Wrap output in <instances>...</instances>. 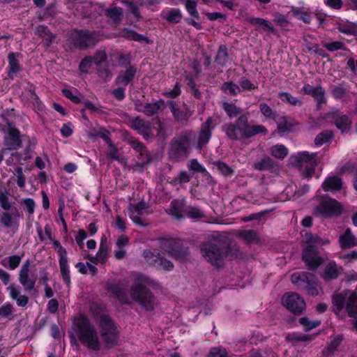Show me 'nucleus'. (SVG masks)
Masks as SVG:
<instances>
[{
    "mask_svg": "<svg viewBox=\"0 0 357 357\" xmlns=\"http://www.w3.org/2000/svg\"><path fill=\"white\" fill-rule=\"evenodd\" d=\"M222 128L229 139L236 141L249 139L259 134L266 135L268 132L262 125H250L245 114L239 116L234 123L223 125Z\"/></svg>",
    "mask_w": 357,
    "mask_h": 357,
    "instance_id": "1",
    "label": "nucleus"
},
{
    "mask_svg": "<svg viewBox=\"0 0 357 357\" xmlns=\"http://www.w3.org/2000/svg\"><path fill=\"white\" fill-rule=\"evenodd\" d=\"M331 309L341 319L347 315L357 318V293L350 290L335 292L331 296Z\"/></svg>",
    "mask_w": 357,
    "mask_h": 357,
    "instance_id": "2",
    "label": "nucleus"
},
{
    "mask_svg": "<svg viewBox=\"0 0 357 357\" xmlns=\"http://www.w3.org/2000/svg\"><path fill=\"white\" fill-rule=\"evenodd\" d=\"M75 331L81 343L94 351L100 349V342L93 326L84 317H79L74 322Z\"/></svg>",
    "mask_w": 357,
    "mask_h": 357,
    "instance_id": "3",
    "label": "nucleus"
},
{
    "mask_svg": "<svg viewBox=\"0 0 357 357\" xmlns=\"http://www.w3.org/2000/svg\"><path fill=\"white\" fill-rule=\"evenodd\" d=\"M218 234L200 245L202 254L204 259L215 267H220L224 264L225 245L218 239Z\"/></svg>",
    "mask_w": 357,
    "mask_h": 357,
    "instance_id": "4",
    "label": "nucleus"
},
{
    "mask_svg": "<svg viewBox=\"0 0 357 357\" xmlns=\"http://www.w3.org/2000/svg\"><path fill=\"white\" fill-rule=\"evenodd\" d=\"M294 166L300 168L303 177L310 178L314 173L315 167L319 163V158L317 153L310 154L307 151L297 153L291 158Z\"/></svg>",
    "mask_w": 357,
    "mask_h": 357,
    "instance_id": "5",
    "label": "nucleus"
},
{
    "mask_svg": "<svg viewBox=\"0 0 357 357\" xmlns=\"http://www.w3.org/2000/svg\"><path fill=\"white\" fill-rule=\"evenodd\" d=\"M159 246L165 253L177 260H185L189 255L188 248L178 238H160Z\"/></svg>",
    "mask_w": 357,
    "mask_h": 357,
    "instance_id": "6",
    "label": "nucleus"
},
{
    "mask_svg": "<svg viewBox=\"0 0 357 357\" xmlns=\"http://www.w3.org/2000/svg\"><path fill=\"white\" fill-rule=\"evenodd\" d=\"M342 211V207L337 200L324 197L314 206L312 213L315 216L327 218L340 215Z\"/></svg>",
    "mask_w": 357,
    "mask_h": 357,
    "instance_id": "7",
    "label": "nucleus"
},
{
    "mask_svg": "<svg viewBox=\"0 0 357 357\" xmlns=\"http://www.w3.org/2000/svg\"><path fill=\"white\" fill-rule=\"evenodd\" d=\"M68 42L71 50H86L96 43L93 32L88 30L77 29L73 30L70 32Z\"/></svg>",
    "mask_w": 357,
    "mask_h": 357,
    "instance_id": "8",
    "label": "nucleus"
},
{
    "mask_svg": "<svg viewBox=\"0 0 357 357\" xmlns=\"http://www.w3.org/2000/svg\"><path fill=\"white\" fill-rule=\"evenodd\" d=\"M130 296L146 310H153L154 297L151 291L146 287L139 284L132 286Z\"/></svg>",
    "mask_w": 357,
    "mask_h": 357,
    "instance_id": "9",
    "label": "nucleus"
},
{
    "mask_svg": "<svg viewBox=\"0 0 357 357\" xmlns=\"http://www.w3.org/2000/svg\"><path fill=\"white\" fill-rule=\"evenodd\" d=\"M190 139L186 134L181 135L174 138L169 151L170 158L174 160H178L187 158L190 153Z\"/></svg>",
    "mask_w": 357,
    "mask_h": 357,
    "instance_id": "10",
    "label": "nucleus"
},
{
    "mask_svg": "<svg viewBox=\"0 0 357 357\" xmlns=\"http://www.w3.org/2000/svg\"><path fill=\"white\" fill-rule=\"evenodd\" d=\"M100 335L107 347H112L116 344L118 333L112 320L106 315L100 317Z\"/></svg>",
    "mask_w": 357,
    "mask_h": 357,
    "instance_id": "11",
    "label": "nucleus"
},
{
    "mask_svg": "<svg viewBox=\"0 0 357 357\" xmlns=\"http://www.w3.org/2000/svg\"><path fill=\"white\" fill-rule=\"evenodd\" d=\"M324 119L328 122L333 123L342 133H347L351 129L352 123L351 115L343 114L339 109L326 113Z\"/></svg>",
    "mask_w": 357,
    "mask_h": 357,
    "instance_id": "12",
    "label": "nucleus"
},
{
    "mask_svg": "<svg viewBox=\"0 0 357 357\" xmlns=\"http://www.w3.org/2000/svg\"><path fill=\"white\" fill-rule=\"evenodd\" d=\"M142 255L147 264L158 269L170 271L174 268L173 263L162 256L158 252L145 250Z\"/></svg>",
    "mask_w": 357,
    "mask_h": 357,
    "instance_id": "13",
    "label": "nucleus"
},
{
    "mask_svg": "<svg viewBox=\"0 0 357 357\" xmlns=\"http://www.w3.org/2000/svg\"><path fill=\"white\" fill-rule=\"evenodd\" d=\"M215 126V119L211 116L208 117L206 121L202 124L197 135L195 137L197 149L202 150L208 144Z\"/></svg>",
    "mask_w": 357,
    "mask_h": 357,
    "instance_id": "14",
    "label": "nucleus"
},
{
    "mask_svg": "<svg viewBox=\"0 0 357 357\" xmlns=\"http://www.w3.org/2000/svg\"><path fill=\"white\" fill-rule=\"evenodd\" d=\"M53 243V248L59 255V263L61 274L64 282L69 286L70 284V271L68 265L67 251L60 242L57 240H51Z\"/></svg>",
    "mask_w": 357,
    "mask_h": 357,
    "instance_id": "15",
    "label": "nucleus"
},
{
    "mask_svg": "<svg viewBox=\"0 0 357 357\" xmlns=\"http://www.w3.org/2000/svg\"><path fill=\"white\" fill-rule=\"evenodd\" d=\"M283 305L295 314H301L305 309V302L299 294L296 293H287L282 298Z\"/></svg>",
    "mask_w": 357,
    "mask_h": 357,
    "instance_id": "16",
    "label": "nucleus"
},
{
    "mask_svg": "<svg viewBox=\"0 0 357 357\" xmlns=\"http://www.w3.org/2000/svg\"><path fill=\"white\" fill-rule=\"evenodd\" d=\"M30 261L26 260L22 266L19 272V281L25 291H30L34 289L37 277L30 274Z\"/></svg>",
    "mask_w": 357,
    "mask_h": 357,
    "instance_id": "17",
    "label": "nucleus"
},
{
    "mask_svg": "<svg viewBox=\"0 0 357 357\" xmlns=\"http://www.w3.org/2000/svg\"><path fill=\"white\" fill-rule=\"evenodd\" d=\"M302 259L310 270H316L324 261L312 245H308L303 250Z\"/></svg>",
    "mask_w": 357,
    "mask_h": 357,
    "instance_id": "18",
    "label": "nucleus"
},
{
    "mask_svg": "<svg viewBox=\"0 0 357 357\" xmlns=\"http://www.w3.org/2000/svg\"><path fill=\"white\" fill-rule=\"evenodd\" d=\"M23 214L20 213L17 208H14L13 213H9L8 211L0 213V222L5 228H12L17 230L20 226V220Z\"/></svg>",
    "mask_w": 357,
    "mask_h": 357,
    "instance_id": "19",
    "label": "nucleus"
},
{
    "mask_svg": "<svg viewBox=\"0 0 357 357\" xmlns=\"http://www.w3.org/2000/svg\"><path fill=\"white\" fill-rule=\"evenodd\" d=\"M127 287L128 282L126 280L119 281L117 282L108 281L106 283L107 290L114 294L121 303H129L126 296Z\"/></svg>",
    "mask_w": 357,
    "mask_h": 357,
    "instance_id": "20",
    "label": "nucleus"
},
{
    "mask_svg": "<svg viewBox=\"0 0 357 357\" xmlns=\"http://www.w3.org/2000/svg\"><path fill=\"white\" fill-rule=\"evenodd\" d=\"M163 100H155L151 102H139L135 104V109L137 112H142L146 116H151L158 114L162 107H164Z\"/></svg>",
    "mask_w": 357,
    "mask_h": 357,
    "instance_id": "21",
    "label": "nucleus"
},
{
    "mask_svg": "<svg viewBox=\"0 0 357 357\" xmlns=\"http://www.w3.org/2000/svg\"><path fill=\"white\" fill-rule=\"evenodd\" d=\"M148 205L144 201L139 202L137 204L130 203L129 204L128 211L130 213V217L135 224L141 225L142 227H145L147 225V224H143L142 218L139 217V215H142L145 214Z\"/></svg>",
    "mask_w": 357,
    "mask_h": 357,
    "instance_id": "22",
    "label": "nucleus"
},
{
    "mask_svg": "<svg viewBox=\"0 0 357 357\" xmlns=\"http://www.w3.org/2000/svg\"><path fill=\"white\" fill-rule=\"evenodd\" d=\"M1 132L7 134L8 138L5 139V146L9 150H17L22 147V139L20 138V132L16 128L7 130L1 128Z\"/></svg>",
    "mask_w": 357,
    "mask_h": 357,
    "instance_id": "23",
    "label": "nucleus"
},
{
    "mask_svg": "<svg viewBox=\"0 0 357 357\" xmlns=\"http://www.w3.org/2000/svg\"><path fill=\"white\" fill-rule=\"evenodd\" d=\"M167 104L173 117L178 122L186 123L192 114V112L188 107H185V108L182 109L173 100L168 101Z\"/></svg>",
    "mask_w": 357,
    "mask_h": 357,
    "instance_id": "24",
    "label": "nucleus"
},
{
    "mask_svg": "<svg viewBox=\"0 0 357 357\" xmlns=\"http://www.w3.org/2000/svg\"><path fill=\"white\" fill-rule=\"evenodd\" d=\"M302 92L304 94L310 95L313 97L317 100L318 106H320L326 102V99L325 98V90L321 85L312 86L309 84H305L302 89Z\"/></svg>",
    "mask_w": 357,
    "mask_h": 357,
    "instance_id": "25",
    "label": "nucleus"
},
{
    "mask_svg": "<svg viewBox=\"0 0 357 357\" xmlns=\"http://www.w3.org/2000/svg\"><path fill=\"white\" fill-rule=\"evenodd\" d=\"M130 124L132 129L137 130L139 134L143 135L144 138H147L150 136L149 131L151 128V123L149 121L137 116L130 119Z\"/></svg>",
    "mask_w": 357,
    "mask_h": 357,
    "instance_id": "26",
    "label": "nucleus"
},
{
    "mask_svg": "<svg viewBox=\"0 0 357 357\" xmlns=\"http://www.w3.org/2000/svg\"><path fill=\"white\" fill-rule=\"evenodd\" d=\"M137 73V68L134 66H129L126 70L119 72L118 76L115 79L116 85L123 86L126 87L130 82H131Z\"/></svg>",
    "mask_w": 357,
    "mask_h": 357,
    "instance_id": "27",
    "label": "nucleus"
},
{
    "mask_svg": "<svg viewBox=\"0 0 357 357\" xmlns=\"http://www.w3.org/2000/svg\"><path fill=\"white\" fill-rule=\"evenodd\" d=\"M339 244L342 249H349L357 246V238L354 235L350 228L339 237Z\"/></svg>",
    "mask_w": 357,
    "mask_h": 357,
    "instance_id": "28",
    "label": "nucleus"
},
{
    "mask_svg": "<svg viewBox=\"0 0 357 357\" xmlns=\"http://www.w3.org/2000/svg\"><path fill=\"white\" fill-rule=\"evenodd\" d=\"M187 206L184 199H174L170 204V214L178 220L185 217Z\"/></svg>",
    "mask_w": 357,
    "mask_h": 357,
    "instance_id": "29",
    "label": "nucleus"
},
{
    "mask_svg": "<svg viewBox=\"0 0 357 357\" xmlns=\"http://www.w3.org/2000/svg\"><path fill=\"white\" fill-rule=\"evenodd\" d=\"M321 187L325 192H336L342 189V181L337 176H328L323 182Z\"/></svg>",
    "mask_w": 357,
    "mask_h": 357,
    "instance_id": "30",
    "label": "nucleus"
},
{
    "mask_svg": "<svg viewBox=\"0 0 357 357\" xmlns=\"http://www.w3.org/2000/svg\"><path fill=\"white\" fill-rule=\"evenodd\" d=\"M252 167L258 171L274 172L276 169V162L270 157L265 155L260 160L255 162Z\"/></svg>",
    "mask_w": 357,
    "mask_h": 357,
    "instance_id": "31",
    "label": "nucleus"
},
{
    "mask_svg": "<svg viewBox=\"0 0 357 357\" xmlns=\"http://www.w3.org/2000/svg\"><path fill=\"white\" fill-rule=\"evenodd\" d=\"M341 271L342 268L338 267L335 262H329L326 265L321 276L324 280L327 281L335 280L341 273Z\"/></svg>",
    "mask_w": 357,
    "mask_h": 357,
    "instance_id": "32",
    "label": "nucleus"
},
{
    "mask_svg": "<svg viewBox=\"0 0 357 357\" xmlns=\"http://www.w3.org/2000/svg\"><path fill=\"white\" fill-rule=\"evenodd\" d=\"M7 290L9 291L10 297L16 301L19 307H25L27 305L29 298L26 295H22L19 288L14 284H10L7 287Z\"/></svg>",
    "mask_w": 357,
    "mask_h": 357,
    "instance_id": "33",
    "label": "nucleus"
},
{
    "mask_svg": "<svg viewBox=\"0 0 357 357\" xmlns=\"http://www.w3.org/2000/svg\"><path fill=\"white\" fill-rule=\"evenodd\" d=\"M300 289L304 290L307 294L316 296L319 294V291L317 288V284L314 280V275L311 273V277L307 278L305 282H302L300 285Z\"/></svg>",
    "mask_w": 357,
    "mask_h": 357,
    "instance_id": "34",
    "label": "nucleus"
},
{
    "mask_svg": "<svg viewBox=\"0 0 357 357\" xmlns=\"http://www.w3.org/2000/svg\"><path fill=\"white\" fill-rule=\"evenodd\" d=\"M16 54L10 52L8 55V77L13 79L15 75L21 70L19 61L16 59Z\"/></svg>",
    "mask_w": 357,
    "mask_h": 357,
    "instance_id": "35",
    "label": "nucleus"
},
{
    "mask_svg": "<svg viewBox=\"0 0 357 357\" xmlns=\"http://www.w3.org/2000/svg\"><path fill=\"white\" fill-rule=\"evenodd\" d=\"M161 17L170 23L177 24L182 18V14L178 8H174L169 10H163L161 13Z\"/></svg>",
    "mask_w": 357,
    "mask_h": 357,
    "instance_id": "36",
    "label": "nucleus"
},
{
    "mask_svg": "<svg viewBox=\"0 0 357 357\" xmlns=\"http://www.w3.org/2000/svg\"><path fill=\"white\" fill-rule=\"evenodd\" d=\"M298 125L296 121L289 116L280 117L278 122V130L280 132L290 131Z\"/></svg>",
    "mask_w": 357,
    "mask_h": 357,
    "instance_id": "37",
    "label": "nucleus"
},
{
    "mask_svg": "<svg viewBox=\"0 0 357 357\" xmlns=\"http://www.w3.org/2000/svg\"><path fill=\"white\" fill-rule=\"evenodd\" d=\"M109 246L107 244V238L102 236L100 240V247L98 252L95 256L98 261L103 264L106 261L108 255Z\"/></svg>",
    "mask_w": 357,
    "mask_h": 357,
    "instance_id": "38",
    "label": "nucleus"
},
{
    "mask_svg": "<svg viewBox=\"0 0 357 357\" xmlns=\"http://www.w3.org/2000/svg\"><path fill=\"white\" fill-rule=\"evenodd\" d=\"M107 155L109 158L119 162L121 165L126 164V158L119 152L113 142L107 145Z\"/></svg>",
    "mask_w": 357,
    "mask_h": 357,
    "instance_id": "39",
    "label": "nucleus"
},
{
    "mask_svg": "<svg viewBox=\"0 0 357 357\" xmlns=\"http://www.w3.org/2000/svg\"><path fill=\"white\" fill-rule=\"evenodd\" d=\"M123 11L121 7L112 6L105 10V15L114 23H119L121 21Z\"/></svg>",
    "mask_w": 357,
    "mask_h": 357,
    "instance_id": "40",
    "label": "nucleus"
},
{
    "mask_svg": "<svg viewBox=\"0 0 357 357\" xmlns=\"http://www.w3.org/2000/svg\"><path fill=\"white\" fill-rule=\"evenodd\" d=\"M222 107L229 119H234L242 112V109L231 102H223Z\"/></svg>",
    "mask_w": 357,
    "mask_h": 357,
    "instance_id": "41",
    "label": "nucleus"
},
{
    "mask_svg": "<svg viewBox=\"0 0 357 357\" xmlns=\"http://www.w3.org/2000/svg\"><path fill=\"white\" fill-rule=\"evenodd\" d=\"M22 257L19 255H12L1 260L0 264L10 270L16 269L21 263Z\"/></svg>",
    "mask_w": 357,
    "mask_h": 357,
    "instance_id": "42",
    "label": "nucleus"
},
{
    "mask_svg": "<svg viewBox=\"0 0 357 357\" xmlns=\"http://www.w3.org/2000/svg\"><path fill=\"white\" fill-rule=\"evenodd\" d=\"M121 36H123L127 39L132 40L134 41H137V42L145 41L146 43L149 42V38L147 37H146L142 34H139L133 30H130L128 29H123L121 32Z\"/></svg>",
    "mask_w": 357,
    "mask_h": 357,
    "instance_id": "43",
    "label": "nucleus"
},
{
    "mask_svg": "<svg viewBox=\"0 0 357 357\" xmlns=\"http://www.w3.org/2000/svg\"><path fill=\"white\" fill-rule=\"evenodd\" d=\"M121 36H123L127 39L132 40L134 41H137V42L145 41L146 43L149 42V38L147 37H146L142 34H139L133 30H130L128 29H123L121 32Z\"/></svg>",
    "mask_w": 357,
    "mask_h": 357,
    "instance_id": "44",
    "label": "nucleus"
},
{
    "mask_svg": "<svg viewBox=\"0 0 357 357\" xmlns=\"http://www.w3.org/2000/svg\"><path fill=\"white\" fill-rule=\"evenodd\" d=\"M121 36H123L127 39L132 40L134 41H137V42L145 41L146 43L149 42V38L147 37H146L142 34H139L133 30H130L128 29H123L121 32Z\"/></svg>",
    "mask_w": 357,
    "mask_h": 357,
    "instance_id": "45",
    "label": "nucleus"
},
{
    "mask_svg": "<svg viewBox=\"0 0 357 357\" xmlns=\"http://www.w3.org/2000/svg\"><path fill=\"white\" fill-rule=\"evenodd\" d=\"M246 21L252 26L266 28L267 30L274 32L275 29L271 22L265 19L259 17H248Z\"/></svg>",
    "mask_w": 357,
    "mask_h": 357,
    "instance_id": "46",
    "label": "nucleus"
},
{
    "mask_svg": "<svg viewBox=\"0 0 357 357\" xmlns=\"http://www.w3.org/2000/svg\"><path fill=\"white\" fill-rule=\"evenodd\" d=\"M238 236L248 243H257L259 240L257 233L252 229L239 231L238 232Z\"/></svg>",
    "mask_w": 357,
    "mask_h": 357,
    "instance_id": "47",
    "label": "nucleus"
},
{
    "mask_svg": "<svg viewBox=\"0 0 357 357\" xmlns=\"http://www.w3.org/2000/svg\"><path fill=\"white\" fill-rule=\"evenodd\" d=\"M225 258H228L229 259H234L241 256L238 246L234 242H230L226 248L225 247Z\"/></svg>",
    "mask_w": 357,
    "mask_h": 357,
    "instance_id": "48",
    "label": "nucleus"
},
{
    "mask_svg": "<svg viewBox=\"0 0 357 357\" xmlns=\"http://www.w3.org/2000/svg\"><path fill=\"white\" fill-rule=\"evenodd\" d=\"M305 241L306 243H308L310 245H312L314 247L315 245H324L329 243L328 240L321 238L318 235L312 233H306L305 234Z\"/></svg>",
    "mask_w": 357,
    "mask_h": 357,
    "instance_id": "49",
    "label": "nucleus"
},
{
    "mask_svg": "<svg viewBox=\"0 0 357 357\" xmlns=\"http://www.w3.org/2000/svg\"><path fill=\"white\" fill-rule=\"evenodd\" d=\"M229 59L227 49L225 45L220 46L217 54L215 57V61L221 66H225Z\"/></svg>",
    "mask_w": 357,
    "mask_h": 357,
    "instance_id": "50",
    "label": "nucleus"
},
{
    "mask_svg": "<svg viewBox=\"0 0 357 357\" xmlns=\"http://www.w3.org/2000/svg\"><path fill=\"white\" fill-rule=\"evenodd\" d=\"M220 89L225 94L230 96H236L241 91V88L238 85L232 82H224Z\"/></svg>",
    "mask_w": 357,
    "mask_h": 357,
    "instance_id": "51",
    "label": "nucleus"
},
{
    "mask_svg": "<svg viewBox=\"0 0 357 357\" xmlns=\"http://www.w3.org/2000/svg\"><path fill=\"white\" fill-rule=\"evenodd\" d=\"M0 207L4 211H9L11 208L9 192L5 188L1 187H0Z\"/></svg>",
    "mask_w": 357,
    "mask_h": 357,
    "instance_id": "52",
    "label": "nucleus"
},
{
    "mask_svg": "<svg viewBox=\"0 0 357 357\" xmlns=\"http://www.w3.org/2000/svg\"><path fill=\"white\" fill-rule=\"evenodd\" d=\"M278 97L282 101L292 106H301L303 105V102L301 100L293 96L288 92H281L278 94Z\"/></svg>",
    "mask_w": 357,
    "mask_h": 357,
    "instance_id": "53",
    "label": "nucleus"
},
{
    "mask_svg": "<svg viewBox=\"0 0 357 357\" xmlns=\"http://www.w3.org/2000/svg\"><path fill=\"white\" fill-rule=\"evenodd\" d=\"M137 153V158L139 160V163L137 165V167L142 168L151 162L152 157L146 148L144 149L142 151H138Z\"/></svg>",
    "mask_w": 357,
    "mask_h": 357,
    "instance_id": "54",
    "label": "nucleus"
},
{
    "mask_svg": "<svg viewBox=\"0 0 357 357\" xmlns=\"http://www.w3.org/2000/svg\"><path fill=\"white\" fill-rule=\"evenodd\" d=\"M270 151L273 157L279 159L284 158L288 153L287 149L282 144H277L272 146Z\"/></svg>",
    "mask_w": 357,
    "mask_h": 357,
    "instance_id": "55",
    "label": "nucleus"
},
{
    "mask_svg": "<svg viewBox=\"0 0 357 357\" xmlns=\"http://www.w3.org/2000/svg\"><path fill=\"white\" fill-rule=\"evenodd\" d=\"M213 165L224 176H231L234 172L231 167L220 160L214 162Z\"/></svg>",
    "mask_w": 357,
    "mask_h": 357,
    "instance_id": "56",
    "label": "nucleus"
},
{
    "mask_svg": "<svg viewBox=\"0 0 357 357\" xmlns=\"http://www.w3.org/2000/svg\"><path fill=\"white\" fill-rule=\"evenodd\" d=\"M333 137L332 132L326 130L319 135L314 139V144L317 146H321L325 143L329 142Z\"/></svg>",
    "mask_w": 357,
    "mask_h": 357,
    "instance_id": "57",
    "label": "nucleus"
},
{
    "mask_svg": "<svg viewBox=\"0 0 357 357\" xmlns=\"http://www.w3.org/2000/svg\"><path fill=\"white\" fill-rule=\"evenodd\" d=\"M298 322L301 325L303 326L304 331L308 332L313 328H317L321 324V321L319 320L310 321L307 317H301L299 319Z\"/></svg>",
    "mask_w": 357,
    "mask_h": 357,
    "instance_id": "58",
    "label": "nucleus"
},
{
    "mask_svg": "<svg viewBox=\"0 0 357 357\" xmlns=\"http://www.w3.org/2000/svg\"><path fill=\"white\" fill-rule=\"evenodd\" d=\"M185 216L192 219H200L205 217L204 213L199 208L193 206H187Z\"/></svg>",
    "mask_w": 357,
    "mask_h": 357,
    "instance_id": "59",
    "label": "nucleus"
},
{
    "mask_svg": "<svg viewBox=\"0 0 357 357\" xmlns=\"http://www.w3.org/2000/svg\"><path fill=\"white\" fill-rule=\"evenodd\" d=\"M311 277V273L304 272L302 273H294L291 276V281L292 283L297 284L298 288L300 289V285L302 282H305L307 278Z\"/></svg>",
    "mask_w": 357,
    "mask_h": 357,
    "instance_id": "60",
    "label": "nucleus"
},
{
    "mask_svg": "<svg viewBox=\"0 0 357 357\" xmlns=\"http://www.w3.org/2000/svg\"><path fill=\"white\" fill-rule=\"evenodd\" d=\"M197 0L185 1V6L188 12L192 17L199 19V14L197 10Z\"/></svg>",
    "mask_w": 357,
    "mask_h": 357,
    "instance_id": "61",
    "label": "nucleus"
},
{
    "mask_svg": "<svg viewBox=\"0 0 357 357\" xmlns=\"http://www.w3.org/2000/svg\"><path fill=\"white\" fill-rule=\"evenodd\" d=\"M188 167L190 170H193L197 172L206 173L209 177H211L206 168L204 167L196 159L191 160L188 163Z\"/></svg>",
    "mask_w": 357,
    "mask_h": 357,
    "instance_id": "62",
    "label": "nucleus"
},
{
    "mask_svg": "<svg viewBox=\"0 0 357 357\" xmlns=\"http://www.w3.org/2000/svg\"><path fill=\"white\" fill-rule=\"evenodd\" d=\"M21 204L24 205V209L26 211L29 215H33L34 213L36 203L33 199H22L21 200Z\"/></svg>",
    "mask_w": 357,
    "mask_h": 357,
    "instance_id": "63",
    "label": "nucleus"
},
{
    "mask_svg": "<svg viewBox=\"0 0 357 357\" xmlns=\"http://www.w3.org/2000/svg\"><path fill=\"white\" fill-rule=\"evenodd\" d=\"M238 84V86L241 88V90L243 91H250L257 88V86H255L250 79L245 77L240 79Z\"/></svg>",
    "mask_w": 357,
    "mask_h": 357,
    "instance_id": "64",
    "label": "nucleus"
}]
</instances>
